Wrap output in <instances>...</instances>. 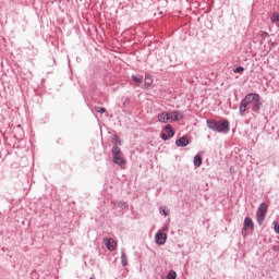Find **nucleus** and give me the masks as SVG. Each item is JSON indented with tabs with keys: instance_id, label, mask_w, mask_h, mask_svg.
<instances>
[{
	"instance_id": "nucleus-1",
	"label": "nucleus",
	"mask_w": 279,
	"mask_h": 279,
	"mask_svg": "<svg viewBox=\"0 0 279 279\" xmlns=\"http://www.w3.org/2000/svg\"><path fill=\"white\" fill-rule=\"evenodd\" d=\"M252 106L253 112H258L263 102H260V95L247 94L240 104V114L243 117L247 112V107Z\"/></svg>"
},
{
	"instance_id": "nucleus-2",
	"label": "nucleus",
	"mask_w": 279,
	"mask_h": 279,
	"mask_svg": "<svg viewBox=\"0 0 279 279\" xmlns=\"http://www.w3.org/2000/svg\"><path fill=\"white\" fill-rule=\"evenodd\" d=\"M207 128H209V130H214L215 132H229L230 122H228V120L221 122H217L215 120H207Z\"/></svg>"
},
{
	"instance_id": "nucleus-3",
	"label": "nucleus",
	"mask_w": 279,
	"mask_h": 279,
	"mask_svg": "<svg viewBox=\"0 0 279 279\" xmlns=\"http://www.w3.org/2000/svg\"><path fill=\"white\" fill-rule=\"evenodd\" d=\"M268 206L265 203H262L257 208L256 219L259 226H263V221H265V217L267 216Z\"/></svg>"
},
{
	"instance_id": "nucleus-4",
	"label": "nucleus",
	"mask_w": 279,
	"mask_h": 279,
	"mask_svg": "<svg viewBox=\"0 0 279 279\" xmlns=\"http://www.w3.org/2000/svg\"><path fill=\"white\" fill-rule=\"evenodd\" d=\"M113 162L120 167L125 165V159L121 156V148L118 146L112 147Z\"/></svg>"
},
{
	"instance_id": "nucleus-5",
	"label": "nucleus",
	"mask_w": 279,
	"mask_h": 279,
	"mask_svg": "<svg viewBox=\"0 0 279 279\" xmlns=\"http://www.w3.org/2000/svg\"><path fill=\"white\" fill-rule=\"evenodd\" d=\"M104 243H105L107 250H109V252H114V250H117V241H114V239L105 238Z\"/></svg>"
},
{
	"instance_id": "nucleus-6",
	"label": "nucleus",
	"mask_w": 279,
	"mask_h": 279,
	"mask_svg": "<svg viewBox=\"0 0 279 279\" xmlns=\"http://www.w3.org/2000/svg\"><path fill=\"white\" fill-rule=\"evenodd\" d=\"M155 241L157 245H165V243H167V233H162V231H158L155 236Z\"/></svg>"
},
{
	"instance_id": "nucleus-7",
	"label": "nucleus",
	"mask_w": 279,
	"mask_h": 279,
	"mask_svg": "<svg viewBox=\"0 0 279 279\" xmlns=\"http://www.w3.org/2000/svg\"><path fill=\"white\" fill-rule=\"evenodd\" d=\"M184 119V111H172L170 112V121H182Z\"/></svg>"
},
{
	"instance_id": "nucleus-8",
	"label": "nucleus",
	"mask_w": 279,
	"mask_h": 279,
	"mask_svg": "<svg viewBox=\"0 0 279 279\" xmlns=\"http://www.w3.org/2000/svg\"><path fill=\"white\" fill-rule=\"evenodd\" d=\"M157 119H158L159 123H168L169 120H171V113L163 111V112L157 114Z\"/></svg>"
},
{
	"instance_id": "nucleus-9",
	"label": "nucleus",
	"mask_w": 279,
	"mask_h": 279,
	"mask_svg": "<svg viewBox=\"0 0 279 279\" xmlns=\"http://www.w3.org/2000/svg\"><path fill=\"white\" fill-rule=\"evenodd\" d=\"M247 230H254V221H252V218L250 217L244 219L243 232H246Z\"/></svg>"
},
{
	"instance_id": "nucleus-10",
	"label": "nucleus",
	"mask_w": 279,
	"mask_h": 279,
	"mask_svg": "<svg viewBox=\"0 0 279 279\" xmlns=\"http://www.w3.org/2000/svg\"><path fill=\"white\" fill-rule=\"evenodd\" d=\"M175 145H177V147H186V145H189V138L181 137L175 141Z\"/></svg>"
},
{
	"instance_id": "nucleus-11",
	"label": "nucleus",
	"mask_w": 279,
	"mask_h": 279,
	"mask_svg": "<svg viewBox=\"0 0 279 279\" xmlns=\"http://www.w3.org/2000/svg\"><path fill=\"white\" fill-rule=\"evenodd\" d=\"M151 84H154V80L151 78V76H149V74H146L145 81H144V87L149 88Z\"/></svg>"
},
{
	"instance_id": "nucleus-12",
	"label": "nucleus",
	"mask_w": 279,
	"mask_h": 279,
	"mask_svg": "<svg viewBox=\"0 0 279 279\" xmlns=\"http://www.w3.org/2000/svg\"><path fill=\"white\" fill-rule=\"evenodd\" d=\"M165 131L167 132L169 138H173V136H175V132H173V126H171V124H167Z\"/></svg>"
},
{
	"instance_id": "nucleus-13",
	"label": "nucleus",
	"mask_w": 279,
	"mask_h": 279,
	"mask_svg": "<svg viewBox=\"0 0 279 279\" xmlns=\"http://www.w3.org/2000/svg\"><path fill=\"white\" fill-rule=\"evenodd\" d=\"M132 80L136 84V86H141V84H143V76L132 75Z\"/></svg>"
},
{
	"instance_id": "nucleus-14",
	"label": "nucleus",
	"mask_w": 279,
	"mask_h": 279,
	"mask_svg": "<svg viewBox=\"0 0 279 279\" xmlns=\"http://www.w3.org/2000/svg\"><path fill=\"white\" fill-rule=\"evenodd\" d=\"M270 21H271V23H279V13L274 12L270 16Z\"/></svg>"
},
{
	"instance_id": "nucleus-15",
	"label": "nucleus",
	"mask_w": 279,
	"mask_h": 279,
	"mask_svg": "<svg viewBox=\"0 0 279 279\" xmlns=\"http://www.w3.org/2000/svg\"><path fill=\"white\" fill-rule=\"evenodd\" d=\"M201 165H202V156L196 155V156L194 157V166H195V167H201Z\"/></svg>"
},
{
	"instance_id": "nucleus-16",
	"label": "nucleus",
	"mask_w": 279,
	"mask_h": 279,
	"mask_svg": "<svg viewBox=\"0 0 279 279\" xmlns=\"http://www.w3.org/2000/svg\"><path fill=\"white\" fill-rule=\"evenodd\" d=\"M178 278V274L174 270H170L168 274V279H175Z\"/></svg>"
},
{
	"instance_id": "nucleus-17",
	"label": "nucleus",
	"mask_w": 279,
	"mask_h": 279,
	"mask_svg": "<svg viewBox=\"0 0 279 279\" xmlns=\"http://www.w3.org/2000/svg\"><path fill=\"white\" fill-rule=\"evenodd\" d=\"M121 260L123 267H125L128 265V256H125V253H122Z\"/></svg>"
},
{
	"instance_id": "nucleus-18",
	"label": "nucleus",
	"mask_w": 279,
	"mask_h": 279,
	"mask_svg": "<svg viewBox=\"0 0 279 279\" xmlns=\"http://www.w3.org/2000/svg\"><path fill=\"white\" fill-rule=\"evenodd\" d=\"M96 112H99L100 114H104L107 112L106 108L104 107H95Z\"/></svg>"
},
{
	"instance_id": "nucleus-19",
	"label": "nucleus",
	"mask_w": 279,
	"mask_h": 279,
	"mask_svg": "<svg viewBox=\"0 0 279 279\" xmlns=\"http://www.w3.org/2000/svg\"><path fill=\"white\" fill-rule=\"evenodd\" d=\"M243 71H245V68L239 66V68L233 70V73H243Z\"/></svg>"
},
{
	"instance_id": "nucleus-20",
	"label": "nucleus",
	"mask_w": 279,
	"mask_h": 279,
	"mask_svg": "<svg viewBox=\"0 0 279 279\" xmlns=\"http://www.w3.org/2000/svg\"><path fill=\"white\" fill-rule=\"evenodd\" d=\"M160 213H162V215H165V217H167V215H169V209H167L166 207H161Z\"/></svg>"
},
{
	"instance_id": "nucleus-21",
	"label": "nucleus",
	"mask_w": 279,
	"mask_h": 279,
	"mask_svg": "<svg viewBox=\"0 0 279 279\" xmlns=\"http://www.w3.org/2000/svg\"><path fill=\"white\" fill-rule=\"evenodd\" d=\"M274 227H275V232L277 233V234H279V225H278V222H274Z\"/></svg>"
},
{
	"instance_id": "nucleus-22",
	"label": "nucleus",
	"mask_w": 279,
	"mask_h": 279,
	"mask_svg": "<svg viewBox=\"0 0 279 279\" xmlns=\"http://www.w3.org/2000/svg\"><path fill=\"white\" fill-rule=\"evenodd\" d=\"M161 138L162 141H169V135H167L166 133H162Z\"/></svg>"
},
{
	"instance_id": "nucleus-23",
	"label": "nucleus",
	"mask_w": 279,
	"mask_h": 279,
	"mask_svg": "<svg viewBox=\"0 0 279 279\" xmlns=\"http://www.w3.org/2000/svg\"><path fill=\"white\" fill-rule=\"evenodd\" d=\"M116 145H121V141H120V140H117V141H116Z\"/></svg>"
}]
</instances>
